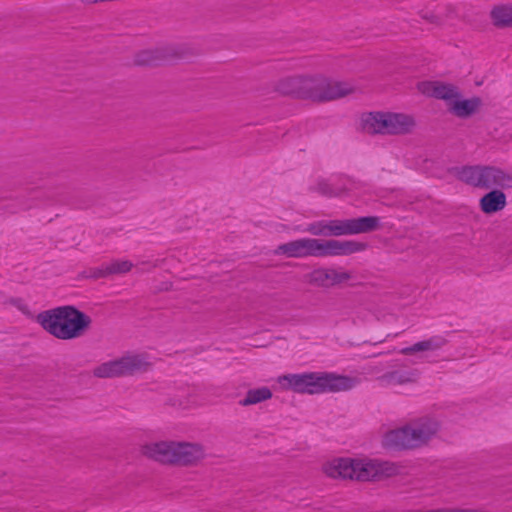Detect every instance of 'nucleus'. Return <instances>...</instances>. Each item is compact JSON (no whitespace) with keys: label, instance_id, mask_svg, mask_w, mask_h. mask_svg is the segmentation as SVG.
Returning <instances> with one entry per match:
<instances>
[{"label":"nucleus","instance_id":"dca6fc26","mask_svg":"<svg viewBox=\"0 0 512 512\" xmlns=\"http://www.w3.org/2000/svg\"><path fill=\"white\" fill-rule=\"evenodd\" d=\"M133 361L131 358L112 360L99 365L94 373L98 377H114L132 371Z\"/></svg>","mask_w":512,"mask_h":512},{"label":"nucleus","instance_id":"9d476101","mask_svg":"<svg viewBox=\"0 0 512 512\" xmlns=\"http://www.w3.org/2000/svg\"><path fill=\"white\" fill-rule=\"evenodd\" d=\"M417 90L427 96L444 100L447 105L458 96V89L440 80H423L418 82Z\"/></svg>","mask_w":512,"mask_h":512},{"label":"nucleus","instance_id":"4be33fe9","mask_svg":"<svg viewBox=\"0 0 512 512\" xmlns=\"http://www.w3.org/2000/svg\"><path fill=\"white\" fill-rule=\"evenodd\" d=\"M300 75L283 77L277 81L275 90L286 96L299 99Z\"/></svg>","mask_w":512,"mask_h":512},{"label":"nucleus","instance_id":"7ed1b4c3","mask_svg":"<svg viewBox=\"0 0 512 512\" xmlns=\"http://www.w3.org/2000/svg\"><path fill=\"white\" fill-rule=\"evenodd\" d=\"M37 322L54 337L70 340L86 332L91 318L73 306H61L39 313Z\"/></svg>","mask_w":512,"mask_h":512},{"label":"nucleus","instance_id":"ddd939ff","mask_svg":"<svg viewBox=\"0 0 512 512\" xmlns=\"http://www.w3.org/2000/svg\"><path fill=\"white\" fill-rule=\"evenodd\" d=\"M355 87L347 81L329 80L321 75L319 103L333 101L353 93Z\"/></svg>","mask_w":512,"mask_h":512},{"label":"nucleus","instance_id":"f3484780","mask_svg":"<svg viewBox=\"0 0 512 512\" xmlns=\"http://www.w3.org/2000/svg\"><path fill=\"white\" fill-rule=\"evenodd\" d=\"M489 17L496 28H512V3H499L494 5Z\"/></svg>","mask_w":512,"mask_h":512},{"label":"nucleus","instance_id":"a211bd4d","mask_svg":"<svg viewBox=\"0 0 512 512\" xmlns=\"http://www.w3.org/2000/svg\"><path fill=\"white\" fill-rule=\"evenodd\" d=\"M380 220L375 216L346 219V235L367 233L379 227Z\"/></svg>","mask_w":512,"mask_h":512},{"label":"nucleus","instance_id":"aec40b11","mask_svg":"<svg viewBox=\"0 0 512 512\" xmlns=\"http://www.w3.org/2000/svg\"><path fill=\"white\" fill-rule=\"evenodd\" d=\"M506 196L502 191L493 190L480 199V208L485 214L501 211L506 206Z\"/></svg>","mask_w":512,"mask_h":512},{"label":"nucleus","instance_id":"f8f14e48","mask_svg":"<svg viewBox=\"0 0 512 512\" xmlns=\"http://www.w3.org/2000/svg\"><path fill=\"white\" fill-rule=\"evenodd\" d=\"M322 472L333 479L354 480V458L335 457L327 460L322 465Z\"/></svg>","mask_w":512,"mask_h":512},{"label":"nucleus","instance_id":"f257e3e1","mask_svg":"<svg viewBox=\"0 0 512 512\" xmlns=\"http://www.w3.org/2000/svg\"><path fill=\"white\" fill-rule=\"evenodd\" d=\"M359 382L360 380L356 377L329 372L287 374L277 379V383L284 390L308 394L347 391Z\"/></svg>","mask_w":512,"mask_h":512},{"label":"nucleus","instance_id":"9b49d317","mask_svg":"<svg viewBox=\"0 0 512 512\" xmlns=\"http://www.w3.org/2000/svg\"><path fill=\"white\" fill-rule=\"evenodd\" d=\"M174 440L149 441L141 445L140 453L153 461L172 465Z\"/></svg>","mask_w":512,"mask_h":512},{"label":"nucleus","instance_id":"f03ea898","mask_svg":"<svg viewBox=\"0 0 512 512\" xmlns=\"http://www.w3.org/2000/svg\"><path fill=\"white\" fill-rule=\"evenodd\" d=\"M367 244L357 240H320L302 238L279 245L275 253L291 258L308 256H347L366 250Z\"/></svg>","mask_w":512,"mask_h":512},{"label":"nucleus","instance_id":"6e6552de","mask_svg":"<svg viewBox=\"0 0 512 512\" xmlns=\"http://www.w3.org/2000/svg\"><path fill=\"white\" fill-rule=\"evenodd\" d=\"M205 457L206 449L201 443L174 440L172 465L196 466Z\"/></svg>","mask_w":512,"mask_h":512},{"label":"nucleus","instance_id":"5701e85b","mask_svg":"<svg viewBox=\"0 0 512 512\" xmlns=\"http://www.w3.org/2000/svg\"><path fill=\"white\" fill-rule=\"evenodd\" d=\"M272 398V391L268 387H258L247 391L240 401L242 406L255 405Z\"/></svg>","mask_w":512,"mask_h":512},{"label":"nucleus","instance_id":"423d86ee","mask_svg":"<svg viewBox=\"0 0 512 512\" xmlns=\"http://www.w3.org/2000/svg\"><path fill=\"white\" fill-rule=\"evenodd\" d=\"M459 178L469 185L481 188L511 187L512 180L507 173L494 166L464 167L459 171Z\"/></svg>","mask_w":512,"mask_h":512},{"label":"nucleus","instance_id":"39448f33","mask_svg":"<svg viewBox=\"0 0 512 512\" xmlns=\"http://www.w3.org/2000/svg\"><path fill=\"white\" fill-rule=\"evenodd\" d=\"M413 119L405 114L393 112H368L360 116L359 126L368 134H399L409 131Z\"/></svg>","mask_w":512,"mask_h":512},{"label":"nucleus","instance_id":"2eb2a0df","mask_svg":"<svg viewBox=\"0 0 512 512\" xmlns=\"http://www.w3.org/2000/svg\"><path fill=\"white\" fill-rule=\"evenodd\" d=\"M321 75H300L299 99L319 103Z\"/></svg>","mask_w":512,"mask_h":512},{"label":"nucleus","instance_id":"4468645a","mask_svg":"<svg viewBox=\"0 0 512 512\" xmlns=\"http://www.w3.org/2000/svg\"><path fill=\"white\" fill-rule=\"evenodd\" d=\"M307 232L317 236H346V219L318 221L310 224Z\"/></svg>","mask_w":512,"mask_h":512},{"label":"nucleus","instance_id":"412c9836","mask_svg":"<svg viewBox=\"0 0 512 512\" xmlns=\"http://www.w3.org/2000/svg\"><path fill=\"white\" fill-rule=\"evenodd\" d=\"M132 266L128 260H114L101 265L92 275L93 277H103L111 274H124L129 272Z\"/></svg>","mask_w":512,"mask_h":512},{"label":"nucleus","instance_id":"0eeeda50","mask_svg":"<svg viewBox=\"0 0 512 512\" xmlns=\"http://www.w3.org/2000/svg\"><path fill=\"white\" fill-rule=\"evenodd\" d=\"M354 470V480L367 481L380 476H391L397 472V467L390 462L354 457Z\"/></svg>","mask_w":512,"mask_h":512},{"label":"nucleus","instance_id":"6ab92c4d","mask_svg":"<svg viewBox=\"0 0 512 512\" xmlns=\"http://www.w3.org/2000/svg\"><path fill=\"white\" fill-rule=\"evenodd\" d=\"M450 111L458 117H467L478 111L481 106L479 98L460 99L456 96L454 100L449 103Z\"/></svg>","mask_w":512,"mask_h":512},{"label":"nucleus","instance_id":"20e7f679","mask_svg":"<svg viewBox=\"0 0 512 512\" xmlns=\"http://www.w3.org/2000/svg\"><path fill=\"white\" fill-rule=\"evenodd\" d=\"M438 430L439 423L436 419L422 417L386 432L382 445L393 450L418 448L425 445Z\"/></svg>","mask_w":512,"mask_h":512},{"label":"nucleus","instance_id":"1a4fd4ad","mask_svg":"<svg viewBox=\"0 0 512 512\" xmlns=\"http://www.w3.org/2000/svg\"><path fill=\"white\" fill-rule=\"evenodd\" d=\"M352 279V274L342 268H317L306 275L310 284L319 287H332L347 283Z\"/></svg>","mask_w":512,"mask_h":512},{"label":"nucleus","instance_id":"b1692460","mask_svg":"<svg viewBox=\"0 0 512 512\" xmlns=\"http://www.w3.org/2000/svg\"><path fill=\"white\" fill-rule=\"evenodd\" d=\"M440 346V343L434 340H426L418 342L410 347L403 349V353L405 354H413L422 351L434 350Z\"/></svg>","mask_w":512,"mask_h":512}]
</instances>
